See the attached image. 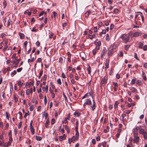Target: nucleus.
I'll list each match as a JSON object with an SVG mask.
<instances>
[{
  "label": "nucleus",
  "instance_id": "13d9d810",
  "mask_svg": "<svg viewBox=\"0 0 147 147\" xmlns=\"http://www.w3.org/2000/svg\"><path fill=\"white\" fill-rule=\"evenodd\" d=\"M12 58H15V59H17V57H16V54H14L12 56Z\"/></svg>",
  "mask_w": 147,
  "mask_h": 147
},
{
  "label": "nucleus",
  "instance_id": "7ed1b4c3",
  "mask_svg": "<svg viewBox=\"0 0 147 147\" xmlns=\"http://www.w3.org/2000/svg\"><path fill=\"white\" fill-rule=\"evenodd\" d=\"M142 34V33H141L138 32H136L132 33V37L133 38L134 37H136L140 35H141Z\"/></svg>",
  "mask_w": 147,
  "mask_h": 147
},
{
  "label": "nucleus",
  "instance_id": "f03ea898",
  "mask_svg": "<svg viewBox=\"0 0 147 147\" xmlns=\"http://www.w3.org/2000/svg\"><path fill=\"white\" fill-rule=\"evenodd\" d=\"M141 127V126L140 125L139 126H137L134 129L133 131L134 136L138 135V131L139 129H140Z\"/></svg>",
  "mask_w": 147,
  "mask_h": 147
},
{
  "label": "nucleus",
  "instance_id": "603ef678",
  "mask_svg": "<svg viewBox=\"0 0 147 147\" xmlns=\"http://www.w3.org/2000/svg\"><path fill=\"white\" fill-rule=\"evenodd\" d=\"M135 81H136V79H133L131 81V83L132 84H134L135 83Z\"/></svg>",
  "mask_w": 147,
  "mask_h": 147
},
{
  "label": "nucleus",
  "instance_id": "0e129e2a",
  "mask_svg": "<svg viewBox=\"0 0 147 147\" xmlns=\"http://www.w3.org/2000/svg\"><path fill=\"white\" fill-rule=\"evenodd\" d=\"M9 124L8 123H7L6 125L5 126V129H8L9 127Z\"/></svg>",
  "mask_w": 147,
  "mask_h": 147
},
{
  "label": "nucleus",
  "instance_id": "cd10ccee",
  "mask_svg": "<svg viewBox=\"0 0 147 147\" xmlns=\"http://www.w3.org/2000/svg\"><path fill=\"white\" fill-rule=\"evenodd\" d=\"M139 48H141V49H142L143 48V43L140 42L139 43Z\"/></svg>",
  "mask_w": 147,
  "mask_h": 147
},
{
  "label": "nucleus",
  "instance_id": "a878e982",
  "mask_svg": "<svg viewBox=\"0 0 147 147\" xmlns=\"http://www.w3.org/2000/svg\"><path fill=\"white\" fill-rule=\"evenodd\" d=\"M49 34H48L49 37L50 38H51L53 36V33H52V32L50 33L49 32Z\"/></svg>",
  "mask_w": 147,
  "mask_h": 147
},
{
  "label": "nucleus",
  "instance_id": "774afa93",
  "mask_svg": "<svg viewBox=\"0 0 147 147\" xmlns=\"http://www.w3.org/2000/svg\"><path fill=\"white\" fill-rule=\"evenodd\" d=\"M36 44L37 47H38L40 45V43L38 41H37L36 42Z\"/></svg>",
  "mask_w": 147,
  "mask_h": 147
},
{
  "label": "nucleus",
  "instance_id": "bf43d9fd",
  "mask_svg": "<svg viewBox=\"0 0 147 147\" xmlns=\"http://www.w3.org/2000/svg\"><path fill=\"white\" fill-rule=\"evenodd\" d=\"M140 16H141V17L142 21L143 22V23L144 22V17L143 16H142L141 15H140Z\"/></svg>",
  "mask_w": 147,
  "mask_h": 147
},
{
  "label": "nucleus",
  "instance_id": "a18cd8bd",
  "mask_svg": "<svg viewBox=\"0 0 147 147\" xmlns=\"http://www.w3.org/2000/svg\"><path fill=\"white\" fill-rule=\"evenodd\" d=\"M134 57H135V58H136V59L138 60H139V59L137 56V54L136 53H134Z\"/></svg>",
  "mask_w": 147,
  "mask_h": 147
},
{
  "label": "nucleus",
  "instance_id": "dca6fc26",
  "mask_svg": "<svg viewBox=\"0 0 147 147\" xmlns=\"http://www.w3.org/2000/svg\"><path fill=\"white\" fill-rule=\"evenodd\" d=\"M87 70L88 71V74H90L91 73V67L89 65H88L87 66Z\"/></svg>",
  "mask_w": 147,
  "mask_h": 147
},
{
  "label": "nucleus",
  "instance_id": "6ab92c4d",
  "mask_svg": "<svg viewBox=\"0 0 147 147\" xmlns=\"http://www.w3.org/2000/svg\"><path fill=\"white\" fill-rule=\"evenodd\" d=\"M140 129L139 133L141 134H143L146 132L143 129Z\"/></svg>",
  "mask_w": 147,
  "mask_h": 147
},
{
  "label": "nucleus",
  "instance_id": "2f4dec72",
  "mask_svg": "<svg viewBox=\"0 0 147 147\" xmlns=\"http://www.w3.org/2000/svg\"><path fill=\"white\" fill-rule=\"evenodd\" d=\"M18 85L20 86V88L23 84V83H22L21 81H19L18 82Z\"/></svg>",
  "mask_w": 147,
  "mask_h": 147
},
{
  "label": "nucleus",
  "instance_id": "49530a36",
  "mask_svg": "<svg viewBox=\"0 0 147 147\" xmlns=\"http://www.w3.org/2000/svg\"><path fill=\"white\" fill-rule=\"evenodd\" d=\"M113 84L115 86L114 87H118V85L117 83L113 82Z\"/></svg>",
  "mask_w": 147,
  "mask_h": 147
},
{
  "label": "nucleus",
  "instance_id": "aec40b11",
  "mask_svg": "<svg viewBox=\"0 0 147 147\" xmlns=\"http://www.w3.org/2000/svg\"><path fill=\"white\" fill-rule=\"evenodd\" d=\"M88 36L89 37V38L91 39H92L93 38H96V36L94 34H93L92 35L89 34L88 35Z\"/></svg>",
  "mask_w": 147,
  "mask_h": 147
},
{
  "label": "nucleus",
  "instance_id": "c03bdc74",
  "mask_svg": "<svg viewBox=\"0 0 147 147\" xmlns=\"http://www.w3.org/2000/svg\"><path fill=\"white\" fill-rule=\"evenodd\" d=\"M53 17L54 18H55L57 16V13H56L55 11H53Z\"/></svg>",
  "mask_w": 147,
  "mask_h": 147
},
{
  "label": "nucleus",
  "instance_id": "de8ad7c7",
  "mask_svg": "<svg viewBox=\"0 0 147 147\" xmlns=\"http://www.w3.org/2000/svg\"><path fill=\"white\" fill-rule=\"evenodd\" d=\"M6 117L7 119L9 120V117H10L9 115H8L7 112H6Z\"/></svg>",
  "mask_w": 147,
  "mask_h": 147
},
{
  "label": "nucleus",
  "instance_id": "4c0bfd02",
  "mask_svg": "<svg viewBox=\"0 0 147 147\" xmlns=\"http://www.w3.org/2000/svg\"><path fill=\"white\" fill-rule=\"evenodd\" d=\"M23 68L22 67L19 68L17 69V71L18 72H20L22 70Z\"/></svg>",
  "mask_w": 147,
  "mask_h": 147
},
{
  "label": "nucleus",
  "instance_id": "473e14b6",
  "mask_svg": "<svg viewBox=\"0 0 147 147\" xmlns=\"http://www.w3.org/2000/svg\"><path fill=\"white\" fill-rule=\"evenodd\" d=\"M11 144V143L10 142H8V143H5V147H8V146L10 145Z\"/></svg>",
  "mask_w": 147,
  "mask_h": 147
},
{
  "label": "nucleus",
  "instance_id": "e433bc0d",
  "mask_svg": "<svg viewBox=\"0 0 147 147\" xmlns=\"http://www.w3.org/2000/svg\"><path fill=\"white\" fill-rule=\"evenodd\" d=\"M130 47V45H126L125 47V49L126 50H128L129 49V48Z\"/></svg>",
  "mask_w": 147,
  "mask_h": 147
},
{
  "label": "nucleus",
  "instance_id": "680f3d73",
  "mask_svg": "<svg viewBox=\"0 0 147 147\" xmlns=\"http://www.w3.org/2000/svg\"><path fill=\"white\" fill-rule=\"evenodd\" d=\"M63 139V136H61L59 137V140L60 141H62Z\"/></svg>",
  "mask_w": 147,
  "mask_h": 147
},
{
  "label": "nucleus",
  "instance_id": "b1692460",
  "mask_svg": "<svg viewBox=\"0 0 147 147\" xmlns=\"http://www.w3.org/2000/svg\"><path fill=\"white\" fill-rule=\"evenodd\" d=\"M19 35L20 36V38L21 39L24 38L25 37V36L24 34L20 32Z\"/></svg>",
  "mask_w": 147,
  "mask_h": 147
},
{
  "label": "nucleus",
  "instance_id": "a211bd4d",
  "mask_svg": "<svg viewBox=\"0 0 147 147\" xmlns=\"http://www.w3.org/2000/svg\"><path fill=\"white\" fill-rule=\"evenodd\" d=\"M30 129L32 134V135L34 134L35 130L33 127H30Z\"/></svg>",
  "mask_w": 147,
  "mask_h": 147
},
{
  "label": "nucleus",
  "instance_id": "7c9ffc66",
  "mask_svg": "<svg viewBox=\"0 0 147 147\" xmlns=\"http://www.w3.org/2000/svg\"><path fill=\"white\" fill-rule=\"evenodd\" d=\"M106 31L105 30H103L100 33V35L101 36L102 34H105L106 33Z\"/></svg>",
  "mask_w": 147,
  "mask_h": 147
},
{
  "label": "nucleus",
  "instance_id": "2eb2a0df",
  "mask_svg": "<svg viewBox=\"0 0 147 147\" xmlns=\"http://www.w3.org/2000/svg\"><path fill=\"white\" fill-rule=\"evenodd\" d=\"M15 61H11V62L13 64L15 63H16V61H18V62H19L21 60V59L20 58L18 59V57H17V59H15Z\"/></svg>",
  "mask_w": 147,
  "mask_h": 147
},
{
  "label": "nucleus",
  "instance_id": "79ce46f5",
  "mask_svg": "<svg viewBox=\"0 0 147 147\" xmlns=\"http://www.w3.org/2000/svg\"><path fill=\"white\" fill-rule=\"evenodd\" d=\"M34 109V106L33 105H32L30 106V110L31 111H33Z\"/></svg>",
  "mask_w": 147,
  "mask_h": 147
},
{
  "label": "nucleus",
  "instance_id": "423d86ee",
  "mask_svg": "<svg viewBox=\"0 0 147 147\" xmlns=\"http://www.w3.org/2000/svg\"><path fill=\"white\" fill-rule=\"evenodd\" d=\"M34 84V81L33 80H32L29 82H26V86H29V87H30L31 85L33 86Z\"/></svg>",
  "mask_w": 147,
  "mask_h": 147
},
{
  "label": "nucleus",
  "instance_id": "338daca9",
  "mask_svg": "<svg viewBox=\"0 0 147 147\" xmlns=\"http://www.w3.org/2000/svg\"><path fill=\"white\" fill-rule=\"evenodd\" d=\"M125 112L126 113L129 114V113H130V111L129 110H126L125 111Z\"/></svg>",
  "mask_w": 147,
  "mask_h": 147
},
{
  "label": "nucleus",
  "instance_id": "4d7b16f0",
  "mask_svg": "<svg viewBox=\"0 0 147 147\" xmlns=\"http://www.w3.org/2000/svg\"><path fill=\"white\" fill-rule=\"evenodd\" d=\"M61 77L64 78H66V76H65V74H64L63 73H62Z\"/></svg>",
  "mask_w": 147,
  "mask_h": 147
},
{
  "label": "nucleus",
  "instance_id": "3c124183",
  "mask_svg": "<svg viewBox=\"0 0 147 147\" xmlns=\"http://www.w3.org/2000/svg\"><path fill=\"white\" fill-rule=\"evenodd\" d=\"M34 57H33L32 59H29L28 60V63H29L30 62H32L34 61Z\"/></svg>",
  "mask_w": 147,
  "mask_h": 147
},
{
  "label": "nucleus",
  "instance_id": "72a5a7b5",
  "mask_svg": "<svg viewBox=\"0 0 147 147\" xmlns=\"http://www.w3.org/2000/svg\"><path fill=\"white\" fill-rule=\"evenodd\" d=\"M106 40L109 41V35L108 34H106Z\"/></svg>",
  "mask_w": 147,
  "mask_h": 147
},
{
  "label": "nucleus",
  "instance_id": "e2e57ef3",
  "mask_svg": "<svg viewBox=\"0 0 147 147\" xmlns=\"http://www.w3.org/2000/svg\"><path fill=\"white\" fill-rule=\"evenodd\" d=\"M96 139L97 141H99L100 140V137L99 136H97Z\"/></svg>",
  "mask_w": 147,
  "mask_h": 147
},
{
  "label": "nucleus",
  "instance_id": "6e6552de",
  "mask_svg": "<svg viewBox=\"0 0 147 147\" xmlns=\"http://www.w3.org/2000/svg\"><path fill=\"white\" fill-rule=\"evenodd\" d=\"M107 78L106 76H105L104 77V79L102 80L101 83L102 84H105L107 82Z\"/></svg>",
  "mask_w": 147,
  "mask_h": 147
},
{
  "label": "nucleus",
  "instance_id": "a19ab883",
  "mask_svg": "<svg viewBox=\"0 0 147 147\" xmlns=\"http://www.w3.org/2000/svg\"><path fill=\"white\" fill-rule=\"evenodd\" d=\"M142 48L144 51L147 50V45H145Z\"/></svg>",
  "mask_w": 147,
  "mask_h": 147
},
{
  "label": "nucleus",
  "instance_id": "58836bf2",
  "mask_svg": "<svg viewBox=\"0 0 147 147\" xmlns=\"http://www.w3.org/2000/svg\"><path fill=\"white\" fill-rule=\"evenodd\" d=\"M57 83L59 85H61V82L60 78L58 79L57 80Z\"/></svg>",
  "mask_w": 147,
  "mask_h": 147
},
{
  "label": "nucleus",
  "instance_id": "c756f323",
  "mask_svg": "<svg viewBox=\"0 0 147 147\" xmlns=\"http://www.w3.org/2000/svg\"><path fill=\"white\" fill-rule=\"evenodd\" d=\"M36 139L37 141H40L41 140L42 138L40 136H36Z\"/></svg>",
  "mask_w": 147,
  "mask_h": 147
},
{
  "label": "nucleus",
  "instance_id": "f257e3e1",
  "mask_svg": "<svg viewBox=\"0 0 147 147\" xmlns=\"http://www.w3.org/2000/svg\"><path fill=\"white\" fill-rule=\"evenodd\" d=\"M120 38L124 41L125 43H126L129 39L130 37L129 36H127L126 34H123L120 37Z\"/></svg>",
  "mask_w": 147,
  "mask_h": 147
},
{
  "label": "nucleus",
  "instance_id": "ddd939ff",
  "mask_svg": "<svg viewBox=\"0 0 147 147\" xmlns=\"http://www.w3.org/2000/svg\"><path fill=\"white\" fill-rule=\"evenodd\" d=\"M91 11L90 10L88 11L85 14V18H87L89 16V14L90 13Z\"/></svg>",
  "mask_w": 147,
  "mask_h": 147
},
{
  "label": "nucleus",
  "instance_id": "9d476101",
  "mask_svg": "<svg viewBox=\"0 0 147 147\" xmlns=\"http://www.w3.org/2000/svg\"><path fill=\"white\" fill-rule=\"evenodd\" d=\"M107 52V50L105 48H104V49L102 50V51L101 55V58H102L103 56L104 55V54Z\"/></svg>",
  "mask_w": 147,
  "mask_h": 147
},
{
  "label": "nucleus",
  "instance_id": "20e7f679",
  "mask_svg": "<svg viewBox=\"0 0 147 147\" xmlns=\"http://www.w3.org/2000/svg\"><path fill=\"white\" fill-rule=\"evenodd\" d=\"M79 137V134H78V136H76V134L75 136H73L72 137L71 139V141H72V142L74 143L76 140H77L78 139Z\"/></svg>",
  "mask_w": 147,
  "mask_h": 147
},
{
  "label": "nucleus",
  "instance_id": "c85d7f7f",
  "mask_svg": "<svg viewBox=\"0 0 147 147\" xmlns=\"http://www.w3.org/2000/svg\"><path fill=\"white\" fill-rule=\"evenodd\" d=\"M144 138L145 139H147V133L145 132L143 134Z\"/></svg>",
  "mask_w": 147,
  "mask_h": 147
},
{
  "label": "nucleus",
  "instance_id": "69168bd1",
  "mask_svg": "<svg viewBox=\"0 0 147 147\" xmlns=\"http://www.w3.org/2000/svg\"><path fill=\"white\" fill-rule=\"evenodd\" d=\"M136 83L138 84H139V85H140L141 84V82L139 80H138L136 82Z\"/></svg>",
  "mask_w": 147,
  "mask_h": 147
},
{
  "label": "nucleus",
  "instance_id": "39448f33",
  "mask_svg": "<svg viewBox=\"0 0 147 147\" xmlns=\"http://www.w3.org/2000/svg\"><path fill=\"white\" fill-rule=\"evenodd\" d=\"M134 138L133 140V142L134 143H137L139 140V137L138 136V135L135 136H134Z\"/></svg>",
  "mask_w": 147,
  "mask_h": 147
},
{
  "label": "nucleus",
  "instance_id": "5fc2aeb1",
  "mask_svg": "<svg viewBox=\"0 0 147 147\" xmlns=\"http://www.w3.org/2000/svg\"><path fill=\"white\" fill-rule=\"evenodd\" d=\"M42 71H41L39 73V76L38 77V78H40L41 76L42 75Z\"/></svg>",
  "mask_w": 147,
  "mask_h": 147
},
{
  "label": "nucleus",
  "instance_id": "0eeeda50",
  "mask_svg": "<svg viewBox=\"0 0 147 147\" xmlns=\"http://www.w3.org/2000/svg\"><path fill=\"white\" fill-rule=\"evenodd\" d=\"M12 21L10 19V18L9 17V18L8 19V20H7V26L8 28H9L10 27V25H11V26H12Z\"/></svg>",
  "mask_w": 147,
  "mask_h": 147
},
{
  "label": "nucleus",
  "instance_id": "ea45409f",
  "mask_svg": "<svg viewBox=\"0 0 147 147\" xmlns=\"http://www.w3.org/2000/svg\"><path fill=\"white\" fill-rule=\"evenodd\" d=\"M22 124V122L20 121V123H19L18 126V128L19 129H20L21 127Z\"/></svg>",
  "mask_w": 147,
  "mask_h": 147
},
{
  "label": "nucleus",
  "instance_id": "5701e85b",
  "mask_svg": "<svg viewBox=\"0 0 147 147\" xmlns=\"http://www.w3.org/2000/svg\"><path fill=\"white\" fill-rule=\"evenodd\" d=\"M130 90H131L132 92L134 93L135 92L136 90V89L134 87H131L130 88Z\"/></svg>",
  "mask_w": 147,
  "mask_h": 147
},
{
  "label": "nucleus",
  "instance_id": "f3484780",
  "mask_svg": "<svg viewBox=\"0 0 147 147\" xmlns=\"http://www.w3.org/2000/svg\"><path fill=\"white\" fill-rule=\"evenodd\" d=\"M75 131L76 132V136H77L78 135V134H79L78 131V126L76 125V126L75 127Z\"/></svg>",
  "mask_w": 147,
  "mask_h": 147
},
{
  "label": "nucleus",
  "instance_id": "052dcab7",
  "mask_svg": "<svg viewBox=\"0 0 147 147\" xmlns=\"http://www.w3.org/2000/svg\"><path fill=\"white\" fill-rule=\"evenodd\" d=\"M114 25L113 24H111V25L110 29L111 30H112L114 27Z\"/></svg>",
  "mask_w": 147,
  "mask_h": 147
},
{
  "label": "nucleus",
  "instance_id": "37998d69",
  "mask_svg": "<svg viewBox=\"0 0 147 147\" xmlns=\"http://www.w3.org/2000/svg\"><path fill=\"white\" fill-rule=\"evenodd\" d=\"M14 99L16 102H17L18 100V98L16 97V96L15 95H14Z\"/></svg>",
  "mask_w": 147,
  "mask_h": 147
},
{
  "label": "nucleus",
  "instance_id": "4468645a",
  "mask_svg": "<svg viewBox=\"0 0 147 147\" xmlns=\"http://www.w3.org/2000/svg\"><path fill=\"white\" fill-rule=\"evenodd\" d=\"M86 103L88 105H90L91 104V102L89 99H88L86 100Z\"/></svg>",
  "mask_w": 147,
  "mask_h": 147
},
{
  "label": "nucleus",
  "instance_id": "864d4df0",
  "mask_svg": "<svg viewBox=\"0 0 147 147\" xmlns=\"http://www.w3.org/2000/svg\"><path fill=\"white\" fill-rule=\"evenodd\" d=\"M30 92V90L29 89H28L26 90V93L27 95H29Z\"/></svg>",
  "mask_w": 147,
  "mask_h": 147
},
{
  "label": "nucleus",
  "instance_id": "393cba45",
  "mask_svg": "<svg viewBox=\"0 0 147 147\" xmlns=\"http://www.w3.org/2000/svg\"><path fill=\"white\" fill-rule=\"evenodd\" d=\"M81 113L78 111H76L74 113V115L77 117H79Z\"/></svg>",
  "mask_w": 147,
  "mask_h": 147
},
{
  "label": "nucleus",
  "instance_id": "09e8293b",
  "mask_svg": "<svg viewBox=\"0 0 147 147\" xmlns=\"http://www.w3.org/2000/svg\"><path fill=\"white\" fill-rule=\"evenodd\" d=\"M51 124L52 125L53 124L55 123V119L54 118L52 119L51 121Z\"/></svg>",
  "mask_w": 147,
  "mask_h": 147
},
{
  "label": "nucleus",
  "instance_id": "9b49d317",
  "mask_svg": "<svg viewBox=\"0 0 147 147\" xmlns=\"http://www.w3.org/2000/svg\"><path fill=\"white\" fill-rule=\"evenodd\" d=\"M92 101H93V104L92 106L91 107L92 109V110L93 111H94V109L95 108L96 103H95V102L94 101V100H93Z\"/></svg>",
  "mask_w": 147,
  "mask_h": 147
},
{
  "label": "nucleus",
  "instance_id": "f8f14e48",
  "mask_svg": "<svg viewBox=\"0 0 147 147\" xmlns=\"http://www.w3.org/2000/svg\"><path fill=\"white\" fill-rule=\"evenodd\" d=\"M113 49H114V48H112L111 50L109 51H108V55L109 56H111L112 55L113 51Z\"/></svg>",
  "mask_w": 147,
  "mask_h": 147
},
{
  "label": "nucleus",
  "instance_id": "412c9836",
  "mask_svg": "<svg viewBox=\"0 0 147 147\" xmlns=\"http://www.w3.org/2000/svg\"><path fill=\"white\" fill-rule=\"evenodd\" d=\"M59 132H61L62 134L63 133L65 132V130L63 128H61V126H60L59 129Z\"/></svg>",
  "mask_w": 147,
  "mask_h": 147
},
{
  "label": "nucleus",
  "instance_id": "6e6d98bb",
  "mask_svg": "<svg viewBox=\"0 0 147 147\" xmlns=\"http://www.w3.org/2000/svg\"><path fill=\"white\" fill-rule=\"evenodd\" d=\"M96 49H94L92 51L93 54L94 55H95L96 53Z\"/></svg>",
  "mask_w": 147,
  "mask_h": 147
},
{
  "label": "nucleus",
  "instance_id": "bb28decb",
  "mask_svg": "<svg viewBox=\"0 0 147 147\" xmlns=\"http://www.w3.org/2000/svg\"><path fill=\"white\" fill-rule=\"evenodd\" d=\"M119 104V102L117 101H116L115 102V104L114 105V107L115 109L117 107L118 105Z\"/></svg>",
  "mask_w": 147,
  "mask_h": 147
},
{
  "label": "nucleus",
  "instance_id": "1a4fd4ad",
  "mask_svg": "<svg viewBox=\"0 0 147 147\" xmlns=\"http://www.w3.org/2000/svg\"><path fill=\"white\" fill-rule=\"evenodd\" d=\"M109 59H107L106 61V63L105 64V69H108L109 68Z\"/></svg>",
  "mask_w": 147,
  "mask_h": 147
},
{
  "label": "nucleus",
  "instance_id": "c9c22d12",
  "mask_svg": "<svg viewBox=\"0 0 147 147\" xmlns=\"http://www.w3.org/2000/svg\"><path fill=\"white\" fill-rule=\"evenodd\" d=\"M119 11V10L118 9L115 8L114 9V12L116 14H117Z\"/></svg>",
  "mask_w": 147,
  "mask_h": 147
},
{
  "label": "nucleus",
  "instance_id": "f704fd0d",
  "mask_svg": "<svg viewBox=\"0 0 147 147\" xmlns=\"http://www.w3.org/2000/svg\"><path fill=\"white\" fill-rule=\"evenodd\" d=\"M45 111H44V112H42V118H43L45 117V119H46V114H45Z\"/></svg>",
  "mask_w": 147,
  "mask_h": 147
},
{
  "label": "nucleus",
  "instance_id": "8fccbe9b",
  "mask_svg": "<svg viewBox=\"0 0 147 147\" xmlns=\"http://www.w3.org/2000/svg\"><path fill=\"white\" fill-rule=\"evenodd\" d=\"M63 58L61 57H60L59 59V62L60 63H62L63 62Z\"/></svg>",
  "mask_w": 147,
  "mask_h": 147
},
{
  "label": "nucleus",
  "instance_id": "4be33fe9",
  "mask_svg": "<svg viewBox=\"0 0 147 147\" xmlns=\"http://www.w3.org/2000/svg\"><path fill=\"white\" fill-rule=\"evenodd\" d=\"M17 74L16 71V70H14L13 72H12L11 74V77H13L14 75L16 74Z\"/></svg>",
  "mask_w": 147,
  "mask_h": 147
}]
</instances>
